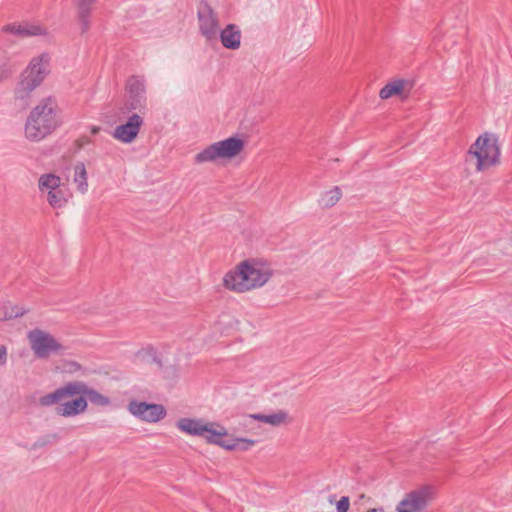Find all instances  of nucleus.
Masks as SVG:
<instances>
[{"label":"nucleus","instance_id":"nucleus-25","mask_svg":"<svg viewBox=\"0 0 512 512\" xmlns=\"http://www.w3.org/2000/svg\"><path fill=\"white\" fill-rule=\"evenodd\" d=\"M47 200L53 208H61L67 202V195L66 192L60 187L53 192L50 191V193H48Z\"/></svg>","mask_w":512,"mask_h":512},{"label":"nucleus","instance_id":"nucleus-11","mask_svg":"<svg viewBox=\"0 0 512 512\" xmlns=\"http://www.w3.org/2000/svg\"><path fill=\"white\" fill-rule=\"evenodd\" d=\"M429 487H423L406 494L397 506V512H421L427 505Z\"/></svg>","mask_w":512,"mask_h":512},{"label":"nucleus","instance_id":"nucleus-20","mask_svg":"<svg viewBox=\"0 0 512 512\" xmlns=\"http://www.w3.org/2000/svg\"><path fill=\"white\" fill-rule=\"evenodd\" d=\"M213 423H206L205 430L201 437L206 439V441L210 444L219 445L220 441L223 437H227L228 433L224 427H220V429H213Z\"/></svg>","mask_w":512,"mask_h":512},{"label":"nucleus","instance_id":"nucleus-32","mask_svg":"<svg viewBox=\"0 0 512 512\" xmlns=\"http://www.w3.org/2000/svg\"><path fill=\"white\" fill-rule=\"evenodd\" d=\"M50 436H47L46 438H41V439H38L34 444H33V448H40V447H43L45 445H47L48 443H50L51 441L49 440Z\"/></svg>","mask_w":512,"mask_h":512},{"label":"nucleus","instance_id":"nucleus-13","mask_svg":"<svg viewBox=\"0 0 512 512\" xmlns=\"http://www.w3.org/2000/svg\"><path fill=\"white\" fill-rule=\"evenodd\" d=\"M3 31L20 37H31L46 35V29L37 24H7L3 27Z\"/></svg>","mask_w":512,"mask_h":512},{"label":"nucleus","instance_id":"nucleus-22","mask_svg":"<svg viewBox=\"0 0 512 512\" xmlns=\"http://www.w3.org/2000/svg\"><path fill=\"white\" fill-rule=\"evenodd\" d=\"M405 81L398 79L387 83L379 92L382 99H388L394 95H402Z\"/></svg>","mask_w":512,"mask_h":512},{"label":"nucleus","instance_id":"nucleus-33","mask_svg":"<svg viewBox=\"0 0 512 512\" xmlns=\"http://www.w3.org/2000/svg\"><path fill=\"white\" fill-rule=\"evenodd\" d=\"M144 352L147 355L151 356L153 358V360H156L155 350L153 348L149 347V348L145 349Z\"/></svg>","mask_w":512,"mask_h":512},{"label":"nucleus","instance_id":"nucleus-3","mask_svg":"<svg viewBox=\"0 0 512 512\" xmlns=\"http://www.w3.org/2000/svg\"><path fill=\"white\" fill-rule=\"evenodd\" d=\"M51 56L43 52L33 57L27 67L21 72L14 88V99L22 106L29 103L33 91L38 88L50 73Z\"/></svg>","mask_w":512,"mask_h":512},{"label":"nucleus","instance_id":"nucleus-9","mask_svg":"<svg viewBox=\"0 0 512 512\" xmlns=\"http://www.w3.org/2000/svg\"><path fill=\"white\" fill-rule=\"evenodd\" d=\"M128 410L132 415L147 422H157L166 415V410L162 405L138 402L136 400L128 404Z\"/></svg>","mask_w":512,"mask_h":512},{"label":"nucleus","instance_id":"nucleus-26","mask_svg":"<svg viewBox=\"0 0 512 512\" xmlns=\"http://www.w3.org/2000/svg\"><path fill=\"white\" fill-rule=\"evenodd\" d=\"M255 443V440L248 438H233V445L228 447L234 449V451H248L255 445Z\"/></svg>","mask_w":512,"mask_h":512},{"label":"nucleus","instance_id":"nucleus-19","mask_svg":"<svg viewBox=\"0 0 512 512\" xmlns=\"http://www.w3.org/2000/svg\"><path fill=\"white\" fill-rule=\"evenodd\" d=\"M38 187L41 192L48 194L61 187V178L53 173L43 174L39 178Z\"/></svg>","mask_w":512,"mask_h":512},{"label":"nucleus","instance_id":"nucleus-29","mask_svg":"<svg viewBox=\"0 0 512 512\" xmlns=\"http://www.w3.org/2000/svg\"><path fill=\"white\" fill-rule=\"evenodd\" d=\"M350 506L349 497L343 496L336 504L337 512H347Z\"/></svg>","mask_w":512,"mask_h":512},{"label":"nucleus","instance_id":"nucleus-6","mask_svg":"<svg viewBox=\"0 0 512 512\" xmlns=\"http://www.w3.org/2000/svg\"><path fill=\"white\" fill-rule=\"evenodd\" d=\"M127 98L124 103V109L127 112L138 111L145 114L147 111V97L145 82L137 76H132L126 83Z\"/></svg>","mask_w":512,"mask_h":512},{"label":"nucleus","instance_id":"nucleus-34","mask_svg":"<svg viewBox=\"0 0 512 512\" xmlns=\"http://www.w3.org/2000/svg\"><path fill=\"white\" fill-rule=\"evenodd\" d=\"M367 512H384L382 508H373L368 510Z\"/></svg>","mask_w":512,"mask_h":512},{"label":"nucleus","instance_id":"nucleus-16","mask_svg":"<svg viewBox=\"0 0 512 512\" xmlns=\"http://www.w3.org/2000/svg\"><path fill=\"white\" fill-rule=\"evenodd\" d=\"M206 423L201 419L181 418L177 421L176 427L191 436H202Z\"/></svg>","mask_w":512,"mask_h":512},{"label":"nucleus","instance_id":"nucleus-7","mask_svg":"<svg viewBox=\"0 0 512 512\" xmlns=\"http://www.w3.org/2000/svg\"><path fill=\"white\" fill-rule=\"evenodd\" d=\"M28 340L35 355L44 359L52 353L62 350L63 346L49 333L34 329L28 332Z\"/></svg>","mask_w":512,"mask_h":512},{"label":"nucleus","instance_id":"nucleus-24","mask_svg":"<svg viewBox=\"0 0 512 512\" xmlns=\"http://www.w3.org/2000/svg\"><path fill=\"white\" fill-rule=\"evenodd\" d=\"M74 182L82 193L87 191V172L83 163H78L74 167Z\"/></svg>","mask_w":512,"mask_h":512},{"label":"nucleus","instance_id":"nucleus-28","mask_svg":"<svg viewBox=\"0 0 512 512\" xmlns=\"http://www.w3.org/2000/svg\"><path fill=\"white\" fill-rule=\"evenodd\" d=\"M14 72V69L11 65L7 63H3L0 65V83L9 79Z\"/></svg>","mask_w":512,"mask_h":512},{"label":"nucleus","instance_id":"nucleus-2","mask_svg":"<svg viewBox=\"0 0 512 512\" xmlns=\"http://www.w3.org/2000/svg\"><path fill=\"white\" fill-rule=\"evenodd\" d=\"M272 276V269L266 263L256 260H245L223 277L225 288L243 293L262 287Z\"/></svg>","mask_w":512,"mask_h":512},{"label":"nucleus","instance_id":"nucleus-35","mask_svg":"<svg viewBox=\"0 0 512 512\" xmlns=\"http://www.w3.org/2000/svg\"><path fill=\"white\" fill-rule=\"evenodd\" d=\"M98 130H99V128H96V127H95V128H93L92 132H93V133H96Z\"/></svg>","mask_w":512,"mask_h":512},{"label":"nucleus","instance_id":"nucleus-12","mask_svg":"<svg viewBox=\"0 0 512 512\" xmlns=\"http://www.w3.org/2000/svg\"><path fill=\"white\" fill-rule=\"evenodd\" d=\"M78 391L76 381L69 382L64 386L57 388L55 391L40 397L39 403L44 407L53 406L55 404H59L60 401L66 397L78 395Z\"/></svg>","mask_w":512,"mask_h":512},{"label":"nucleus","instance_id":"nucleus-5","mask_svg":"<svg viewBox=\"0 0 512 512\" xmlns=\"http://www.w3.org/2000/svg\"><path fill=\"white\" fill-rule=\"evenodd\" d=\"M244 148V141L238 137H229L208 145L194 157V163L214 162L218 159H231Z\"/></svg>","mask_w":512,"mask_h":512},{"label":"nucleus","instance_id":"nucleus-31","mask_svg":"<svg viewBox=\"0 0 512 512\" xmlns=\"http://www.w3.org/2000/svg\"><path fill=\"white\" fill-rule=\"evenodd\" d=\"M231 445H233V438L228 439L226 437H223V439L220 441L218 446H220L228 451H234V449H231L228 447Z\"/></svg>","mask_w":512,"mask_h":512},{"label":"nucleus","instance_id":"nucleus-17","mask_svg":"<svg viewBox=\"0 0 512 512\" xmlns=\"http://www.w3.org/2000/svg\"><path fill=\"white\" fill-rule=\"evenodd\" d=\"M76 386L78 388V395H83V397H87V399L94 405L97 406H107L110 403V399L98 392L95 389L89 388L84 382L76 381Z\"/></svg>","mask_w":512,"mask_h":512},{"label":"nucleus","instance_id":"nucleus-8","mask_svg":"<svg viewBox=\"0 0 512 512\" xmlns=\"http://www.w3.org/2000/svg\"><path fill=\"white\" fill-rule=\"evenodd\" d=\"M199 31L207 41H215L218 38L219 20L212 7L203 2L197 11Z\"/></svg>","mask_w":512,"mask_h":512},{"label":"nucleus","instance_id":"nucleus-18","mask_svg":"<svg viewBox=\"0 0 512 512\" xmlns=\"http://www.w3.org/2000/svg\"><path fill=\"white\" fill-rule=\"evenodd\" d=\"M95 0H77L78 18L81 23L82 33L90 28V14Z\"/></svg>","mask_w":512,"mask_h":512},{"label":"nucleus","instance_id":"nucleus-23","mask_svg":"<svg viewBox=\"0 0 512 512\" xmlns=\"http://www.w3.org/2000/svg\"><path fill=\"white\" fill-rule=\"evenodd\" d=\"M342 193L339 187L326 191L320 198L319 204L323 208H330L334 206L341 198Z\"/></svg>","mask_w":512,"mask_h":512},{"label":"nucleus","instance_id":"nucleus-21","mask_svg":"<svg viewBox=\"0 0 512 512\" xmlns=\"http://www.w3.org/2000/svg\"><path fill=\"white\" fill-rule=\"evenodd\" d=\"M252 417L260 422L267 423L272 426H279L285 423L288 414L287 412L280 410L272 414H254Z\"/></svg>","mask_w":512,"mask_h":512},{"label":"nucleus","instance_id":"nucleus-14","mask_svg":"<svg viewBox=\"0 0 512 512\" xmlns=\"http://www.w3.org/2000/svg\"><path fill=\"white\" fill-rule=\"evenodd\" d=\"M220 41L226 49L236 50L241 45V30L235 24H228L218 32Z\"/></svg>","mask_w":512,"mask_h":512},{"label":"nucleus","instance_id":"nucleus-27","mask_svg":"<svg viewBox=\"0 0 512 512\" xmlns=\"http://www.w3.org/2000/svg\"><path fill=\"white\" fill-rule=\"evenodd\" d=\"M28 311H29L28 309H25L21 306L12 305L10 307L5 308L4 318L9 320V319L21 317L24 314H26Z\"/></svg>","mask_w":512,"mask_h":512},{"label":"nucleus","instance_id":"nucleus-10","mask_svg":"<svg viewBox=\"0 0 512 512\" xmlns=\"http://www.w3.org/2000/svg\"><path fill=\"white\" fill-rule=\"evenodd\" d=\"M144 120L138 113H133L124 124L118 125L112 132V136L125 144L133 142L139 134Z\"/></svg>","mask_w":512,"mask_h":512},{"label":"nucleus","instance_id":"nucleus-15","mask_svg":"<svg viewBox=\"0 0 512 512\" xmlns=\"http://www.w3.org/2000/svg\"><path fill=\"white\" fill-rule=\"evenodd\" d=\"M87 409V400L83 395L80 397L60 403L56 407V413L63 417H71L76 416L82 412H84Z\"/></svg>","mask_w":512,"mask_h":512},{"label":"nucleus","instance_id":"nucleus-4","mask_svg":"<svg viewBox=\"0 0 512 512\" xmlns=\"http://www.w3.org/2000/svg\"><path fill=\"white\" fill-rule=\"evenodd\" d=\"M500 150L497 139L487 134L479 136L468 151L467 161L476 160L475 166L478 171L485 170L499 161Z\"/></svg>","mask_w":512,"mask_h":512},{"label":"nucleus","instance_id":"nucleus-30","mask_svg":"<svg viewBox=\"0 0 512 512\" xmlns=\"http://www.w3.org/2000/svg\"><path fill=\"white\" fill-rule=\"evenodd\" d=\"M7 359H8L7 347L5 345H0V369L6 365Z\"/></svg>","mask_w":512,"mask_h":512},{"label":"nucleus","instance_id":"nucleus-1","mask_svg":"<svg viewBox=\"0 0 512 512\" xmlns=\"http://www.w3.org/2000/svg\"><path fill=\"white\" fill-rule=\"evenodd\" d=\"M62 124L57 100L48 96L41 99L27 116L24 133L27 140L40 142Z\"/></svg>","mask_w":512,"mask_h":512}]
</instances>
